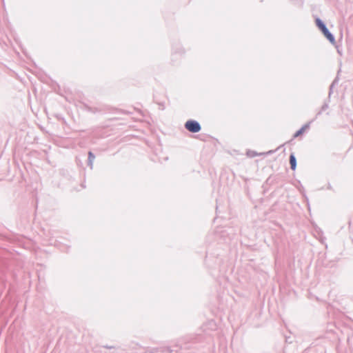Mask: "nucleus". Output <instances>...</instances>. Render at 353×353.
<instances>
[{
    "label": "nucleus",
    "instance_id": "1",
    "mask_svg": "<svg viewBox=\"0 0 353 353\" xmlns=\"http://www.w3.org/2000/svg\"><path fill=\"white\" fill-rule=\"evenodd\" d=\"M315 22H316V26L322 32V33L326 37V39L332 44H334L335 43V38H334V35L327 29L325 23L319 18H316L315 20Z\"/></svg>",
    "mask_w": 353,
    "mask_h": 353
},
{
    "label": "nucleus",
    "instance_id": "2",
    "mask_svg": "<svg viewBox=\"0 0 353 353\" xmlns=\"http://www.w3.org/2000/svg\"><path fill=\"white\" fill-rule=\"evenodd\" d=\"M185 128L187 130L192 133L199 132L201 129L200 123L198 121L192 119L185 122Z\"/></svg>",
    "mask_w": 353,
    "mask_h": 353
},
{
    "label": "nucleus",
    "instance_id": "3",
    "mask_svg": "<svg viewBox=\"0 0 353 353\" xmlns=\"http://www.w3.org/2000/svg\"><path fill=\"white\" fill-rule=\"evenodd\" d=\"M312 122V121H310L309 123H307L305 124L303 126H302L301 128H300L299 130H297L295 132V134H294V137H297L301 135L306 129L309 128L310 124Z\"/></svg>",
    "mask_w": 353,
    "mask_h": 353
},
{
    "label": "nucleus",
    "instance_id": "4",
    "mask_svg": "<svg viewBox=\"0 0 353 353\" xmlns=\"http://www.w3.org/2000/svg\"><path fill=\"white\" fill-rule=\"evenodd\" d=\"M290 164L291 169L292 170H295V169L296 168V159L295 155L293 153H292L290 155Z\"/></svg>",
    "mask_w": 353,
    "mask_h": 353
},
{
    "label": "nucleus",
    "instance_id": "5",
    "mask_svg": "<svg viewBox=\"0 0 353 353\" xmlns=\"http://www.w3.org/2000/svg\"><path fill=\"white\" fill-rule=\"evenodd\" d=\"M95 159L94 154L92 152H88V165L92 168L93 161Z\"/></svg>",
    "mask_w": 353,
    "mask_h": 353
},
{
    "label": "nucleus",
    "instance_id": "6",
    "mask_svg": "<svg viewBox=\"0 0 353 353\" xmlns=\"http://www.w3.org/2000/svg\"><path fill=\"white\" fill-rule=\"evenodd\" d=\"M327 108H328V104H327V103H324V104L322 105V107H321V110H320V111H319V112L317 113L316 116L320 115L323 111H325V110H327Z\"/></svg>",
    "mask_w": 353,
    "mask_h": 353
},
{
    "label": "nucleus",
    "instance_id": "7",
    "mask_svg": "<svg viewBox=\"0 0 353 353\" xmlns=\"http://www.w3.org/2000/svg\"><path fill=\"white\" fill-rule=\"evenodd\" d=\"M336 82V80L335 79V80L332 82V83L330 85V86L329 95H330V94H331V93H332V90H333V87H334V83H335Z\"/></svg>",
    "mask_w": 353,
    "mask_h": 353
},
{
    "label": "nucleus",
    "instance_id": "8",
    "mask_svg": "<svg viewBox=\"0 0 353 353\" xmlns=\"http://www.w3.org/2000/svg\"><path fill=\"white\" fill-rule=\"evenodd\" d=\"M162 105L161 109H162V110H164V106H163V105Z\"/></svg>",
    "mask_w": 353,
    "mask_h": 353
},
{
    "label": "nucleus",
    "instance_id": "9",
    "mask_svg": "<svg viewBox=\"0 0 353 353\" xmlns=\"http://www.w3.org/2000/svg\"><path fill=\"white\" fill-rule=\"evenodd\" d=\"M273 152L272 150L269 151L268 153H272Z\"/></svg>",
    "mask_w": 353,
    "mask_h": 353
}]
</instances>
